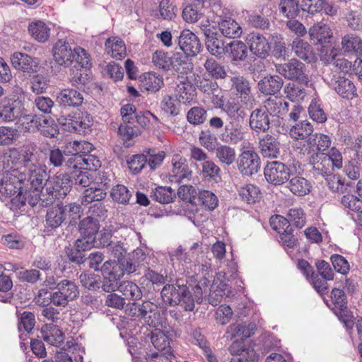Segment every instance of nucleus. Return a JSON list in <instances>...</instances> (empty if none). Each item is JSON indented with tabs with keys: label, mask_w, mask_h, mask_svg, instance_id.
<instances>
[{
	"label": "nucleus",
	"mask_w": 362,
	"mask_h": 362,
	"mask_svg": "<svg viewBox=\"0 0 362 362\" xmlns=\"http://www.w3.org/2000/svg\"><path fill=\"white\" fill-rule=\"evenodd\" d=\"M83 214V209L79 204L71 202L64 204L62 202L52 206L47 210L45 216V227L48 230H55L69 219L68 227L76 225V220Z\"/></svg>",
	"instance_id": "f257e3e1"
},
{
	"label": "nucleus",
	"mask_w": 362,
	"mask_h": 362,
	"mask_svg": "<svg viewBox=\"0 0 362 362\" xmlns=\"http://www.w3.org/2000/svg\"><path fill=\"white\" fill-rule=\"evenodd\" d=\"M52 54L54 62L59 66L69 67L74 62L78 66H90V56L86 51L81 47L72 48L71 45L64 39H59L54 43Z\"/></svg>",
	"instance_id": "f03ea898"
},
{
	"label": "nucleus",
	"mask_w": 362,
	"mask_h": 362,
	"mask_svg": "<svg viewBox=\"0 0 362 362\" xmlns=\"http://www.w3.org/2000/svg\"><path fill=\"white\" fill-rule=\"evenodd\" d=\"M160 297L166 305H180L187 311H192L194 309L189 286L185 284L182 281L177 280L172 284H165L160 291Z\"/></svg>",
	"instance_id": "7ed1b4c3"
},
{
	"label": "nucleus",
	"mask_w": 362,
	"mask_h": 362,
	"mask_svg": "<svg viewBox=\"0 0 362 362\" xmlns=\"http://www.w3.org/2000/svg\"><path fill=\"white\" fill-rule=\"evenodd\" d=\"M129 315L139 318L144 323L154 328L162 324L160 313L158 307L150 301L146 300L142 303H133Z\"/></svg>",
	"instance_id": "20e7f679"
},
{
	"label": "nucleus",
	"mask_w": 362,
	"mask_h": 362,
	"mask_svg": "<svg viewBox=\"0 0 362 362\" xmlns=\"http://www.w3.org/2000/svg\"><path fill=\"white\" fill-rule=\"evenodd\" d=\"M136 107L133 104L128 103L120 109L122 123L118 128V133L124 141H129L141 134L135 117Z\"/></svg>",
	"instance_id": "39448f33"
},
{
	"label": "nucleus",
	"mask_w": 362,
	"mask_h": 362,
	"mask_svg": "<svg viewBox=\"0 0 362 362\" xmlns=\"http://www.w3.org/2000/svg\"><path fill=\"white\" fill-rule=\"evenodd\" d=\"M78 296L79 289L75 282L63 279L59 281L57 289L49 294V300L54 305L65 308Z\"/></svg>",
	"instance_id": "423d86ee"
},
{
	"label": "nucleus",
	"mask_w": 362,
	"mask_h": 362,
	"mask_svg": "<svg viewBox=\"0 0 362 362\" xmlns=\"http://www.w3.org/2000/svg\"><path fill=\"white\" fill-rule=\"evenodd\" d=\"M24 104L21 97L11 95L0 102V121L13 122L20 118L24 111Z\"/></svg>",
	"instance_id": "0eeeda50"
},
{
	"label": "nucleus",
	"mask_w": 362,
	"mask_h": 362,
	"mask_svg": "<svg viewBox=\"0 0 362 362\" xmlns=\"http://www.w3.org/2000/svg\"><path fill=\"white\" fill-rule=\"evenodd\" d=\"M278 74L285 78L291 81H296L300 83L307 85L308 83V76L306 74L305 65L296 59H291L287 63L276 66Z\"/></svg>",
	"instance_id": "6e6552de"
},
{
	"label": "nucleus",
	"mask_w": 362,
	"mask_h": 362,
	"mask_svg": "<svg viewBox=\"0 0 362 362\" xmlns=\"http://www.w3.org/2000/svg\"><path fill=\"white\" fill-rule=\"evenodd\" d=\"M146 259V255L141 248H136L132 252H129L119 262L112 260L115 267L120 271L122 275H131L134 274L143 264Z\"/></svg>",
	"instance_id": "1a4fd4ad"
},
{
	"label": "nucleus",
	"mask_w": 362,
	"mask_h": 362,
	"mask_svg": "<svg viewBox=\"0 0 362 362\" xmlns=\"http://www.w3.org/2000/svg\"><path fill=\"white\" fill-rule=\"evenodd\" d=\"M172 168L168 172V180L180 185L188 182L192 177L187 160L179 153L174 154L171 159Z\"/></svg>",
	"instance_id": "9d476101"
},
{
	"label": "nucleus",
	"mask_w": 362,
	"mask_h": 362,
	"mask_svg": "<svg viewBox=\"0 0 362 362\" xmlns=\"http://www.w3.org/2000/svg\"><path fill=\"white\" fill-rule=\"evenodd\" d=\"M202 32L205 37V45L207 50L216 57H221L227 50V45L223 40V36L210 25H202Z\"/></svg>",
	"instance_id": "9b49d317"
},
{
	"label": "nucleus",
	"mask_w": 362,
	"mask_h": 362,
	"mask_svg": "<svg viewBox=\"0 0 362 362\" xmlns=\"http://www.w3.org/2000/svg\"><path fill=\"white\" fill-rule=\"evenodd\" d=\"M264 174L268 182L274 185H280L289 180L291 173L288 166L275 160L267 164Z\"/></svg>",
	"instance_id": "f8f14e48"
},
{
	"label": "nucleus",
	"mask_w": 362,
	"mask_h": 362,
	"mask_svg": "<svg viewBox=\"0 0 362 362\" xmlns=\"http://www.w3.org/2000/svg\"><path fill=\"white\" fill-rule=\"evenodd\" d=\"M237 167L243 175L252 176L260 168V158L252 149L243 151L236 158Z\"/></svg>",
	"instance_id": "ddd939ff"
},
{
	"label": "nucleus",
	"mask_w": 362,
	"mask_h": 362,
	"mask_svg": "<svg viewBox=\"0 0 362 362\" xmlns=\"http://www.w3.org/2000/svg\"><path fill=\"white\" fill-rule=\"evenodd\" d=\"M100 272L103 276L100 288L107 293L116 291L119 286V281L123 277L120 271L112 263V260H107L100 267Z\"/></svg>",
	"instance_id": "4468645a"
},
{
	"label": "nucleus",
	"mask_w": 362,
	"mask_h": 362,
	"mask_svg": "<svg viewBox=\"0 0 362 362\" xmlns=\"http://www.w3.org/2000/svg\"><path fill=\"white\" fill-rule=\"evenodd\" d=\"M13 66L18 71L29 74L37 73L39 69L37 58L22 53L15 52L11 57Z\"/></svg>",
	"instance_id": "2eb2a0df"
},
{
	"label": "nucleus",
	"mask_w": 362,
	"mask_h": 362,
	"mask_svg": "<svg viewBox=\"0 0 362 362\" xmlns=\"http://www.w3.org/2000/svg\"><path fill=\"white\" fill-rule=\"evenodd\" d=\"M258 148L264 158H277L281 156V143L272 134H267L259 138Z\"/></svg>",
	"instance_id": "dca6fc26"
},
{
	"label": "nucleus",
	"mask_w": 362,
	"mask_h": 362,
	"mask_svg": "<svg viewBox=\"0 0 362 362\" xmlns=\"http://www.w3.org/2000/svg\"><path fill=\"white\" fill-rule=\"evenodd\" d=\"M100 182L101 187H91L86 189L82 195L81 205L86 206L93 202H100L107 196L106 190L110 187V180L103 174Z\"/></svg>",
	"instance_id": "f3484780"
},
{
	"label": "nucleus",
	"mask_w": 362,
	"mask_h": 362,
	"mask_svg": "<svg viewBox=\"0 0 362 362\" xmlns=\"http://www.w3.org/2000/svg\"><path fill=\"white\" fill-rule=\"evenodd\" d=\"M270 116L261 106L254 109L249 117V127L256 133H266L270 129Z\"/></svg>",
	"instance_id": "a211bd4d"
},
{
	"label": "nucleus",
	"mask_w": 362,
	"mask_h": 362,
	"mask_svg": "<svg viewBox=\"0 0 362 362\" xmlns=\"http://www.w3.org/2000/svg\"><path fill=\"white\" fill-rule=\"evenodd\" d=\"M180 48L187 56H196L202 50V43L198 37L189 30L181 32L178 38Z\"/></svg>",
	"instance_id": "6ab92c4d"
},
{
	"label": "nucleus",
	"mask_w": 362,
	"mask_h": 362,
	"mask_svg": "<svg viewBox=\"0 0 362 362\" xmlns=\"http://www.w3.org/2000/svg\"><path fill=\"white\" fill-rule=\"evenodd\" d=\"M209 278H212V276H209V273H206L202 276L199 277L197 279V284L192 286V285H189L190 289V296L191 298H192L193 305H195V303L200 304L203 300L204 294H207L209 291H211V289L214 287L217 282L215 279L213 280V283L211 284V280Z\"/></svg>",
	"instance_id": "aec40b11"
},
{
	"label": "nucleus",
	"mask_w": 362,
	"mask_h": 362,
	"mask_svg": "<svg viewBox=\"0 0 362 362\" xmlns=\"http://www.w3.org/2000/svg\"><path fill=\"white\" fill-rule=\"evenodd\" d=\"M47 185L54 193V196L57 199H64L71 191L73 180L68 173H62L53 176Z\"/></svg>",
	"instance_id": "412c9836"
},
{
	"label": "nucleus",
	"mask_w": 362,
	"mask_h": 362,
	"mask_svg": "<svg viewBox=\"0 0 362 362\" xmlns=\"http://www.w3.org/2000/svg\"><path fill=\"white\" fill-rule=\"evenodd\" d=\"M40 189L32 187V186L28 189H24L23 187L21 191H19L18 194L11 199V203L13 206L18 209L25 205L26 202L30 206L34 207L40 202Z\"/></svg>",
	"instance_id": "4be33fe9"
},
{
	"label": "nucleus",
	"mask_w": 362,
	"mask_h": 362,
	"mask_svg": "<svg viewBox=\"0 0 362 362\" xmlns=\"http://www.w3.org/2000/svg\"><path fill=\"white\" fill-rule=\"evenodd\" d=\"M309 164L312 167L311 172L315 176L324 177L334 172L325 153H313L309 158Z\"/></svg>",
	"instance_id": "5701e85b"
},
{
	"label": "nucleus",
	"mask_w": 362,
	"mask_h": 362,
	"mask_svg": "<svg viewBox=\"0 0 362 362\" xmlns=\"http://www.w3.org/2000/svg\"><path fill=\"white\" fill-rule=\"evenodd\" d=\"M22 185L21 180L16 176L6 173L0 180V194L4 198L15 197L21 191Z\"/></svg>",
	"instance_id": "b1692460"
},
{
	"label": "nucleus",
	"mask_w": 362,
	"mask_h": 362,
	"mask_svg": "<svg viewBox=\"0 0 362 362\" xmlns=\"http://www.w3.org/2000/svg\"><path fill=\"white\" fill-rule=\"evenodd\" d=\"M250 49L257 57L266 58L271 49L270 44L266 37L260 33H252L249 35Z\"/></svg>",
	"instance_id": "393cba45"
},
{
	"label": "nucleus",
	"mask_w": 362,
	"mask_h": 362,
	"mask_svg": "<svg viewBox=\"0 0 362 362\" xmlns=\"http://www.w3.org/2000/svg\"><path fill=\"white\" fill-rule=\"evenodd\" d=\"M40 334L45 341L54 346L62 345L65 339L62 329L53 324L44 325L41 328Z\"/></svg>",
	"instance_id": "a878e982"
},
{
	"label": "nucleus",
	"mask_w": 362,
	"mask_h": 362,
	"mask_svg": "<svg viewBox=\"0 0 362 362\" xmlns=\"http://www.w3.org/2000/svg\"><path fill=\"white\" fill-rule=\"evenodd\" d=\"M289 103L281 97L269 98L263 103L262 107L272 117H281L288 111Z\"/></svg>",
	"instance_id": "bb28decb"
},
{
	"label": "nucleus",
	"mask_w": 362,
	"mask_h": 362,
	"mask_svg": "<svg viewBox=\"0 0 362 362\" xmlns=\"http://www.w3.org/2000/svg\"><path fill=\"white\" fill-rule=\"evenodd\" d=\"M284 80L278 75H269L257 83L258 90L264 95H275L282 88Z\"/></svg>",
	"instance_id": "cd10ccee"
},
{
	"label": "nucleus",
	"mask_w": 362,
	"mask_h": 362,
	"mask_svg": "<svg viewBox=\"0 0 362 362\" xmlns=\"http://www.w3.org/2000/svg\"><path fill=\"white\" fill-rule=\"evenodd\" d=\"M34 122L40 134L48 138H57L59 133L58 124L52 118L33 116L30 120Z\"/></svg>",
	"instance_id": "c85d7f7f"
},
{
	"label": "nucleus",
	"mask_w": 362,
	"mask_h": 362,
	"mask_svg": "<svg viewBox=\"0 0 362 362\" xmlns=\"http://www.w3.org/2000/svg\"><path fill=\"white\" fill-rule=\"evenodd\" d=\"M223 128V131L220 134V139L223 143L238 144L244 139V133L241 125L239 124L229 122Z\"/></svg>",
	"instance_id": "c756f323"
},
{
	"label": "nucleus",
	"mask_w": 362,
	"mask_h": 362,
	"mask_svg": "<svg viewBox=\"0 0 362 362\" xmlns=\"http://www.w3.org/2000/svg\"><path fill=\"white\" fill-rule=\"evenodd\" d=\"M292 50L296 56L308 63L315 61L316 57L313 47L306 41L297 37L293 40Z\"/></svg>",
	"instance_id": "7c9ffc66"
},
{
	"label": "nucleus",
	"mask_w": 362,
	"mask_h": 362,
	"mask_svg": "<svg viewBox=\"0 0 362 362\" xmlns=\"http://www.w3.org/2000/svg\"><path fill=\"white\" fill-rule=\"evenodd\" d=\"M214 151L218 163L223 167H229L236 161V151L230 144H218Z\"/></svg>",
	"instance_id": "2f4dec72"
},
{
	"label": "nucleus",
	"mask_w": 362,
	"mask_h": 362,
	"mask_svg": "<svg viewBox=\"0 0 362 362\" xmlns=\"http://www.w3.org/2000/svg\"><path fill=\"white\" fill-rule=\"evenodd\" d=\"M226 53H228L233 64H238L245 61L247 58L248 54L247 47L242 41L233 40L227 44Z\"/></svg>",
	"instance_id": "473e14b6"
},
{
	"label": "nucleus",
	"mask_w": 362,
	"mask_h": 362,
	"mask_svg": "<svg viewBox=\"0 0 362 362\" xmlns=\"http://www.w3.org/2000/svg\"><path fill=\"white\" fill-rule=\"evenodd\" d=\"M29 170V180L32 187L44 189L49 181V175L46 171L45 166L40 165H33Z\"/></svg>",
	"instance_id": "72a5a7b5"
},
{
	"label": "nucleus",
	"mask_w": 362,
	"mask_h": 362,
	"mask_svg": "<svg viewBox=\"0 0 362 362\" xmlns=\"http://www.w3.org/2000/svg\"><path fill=\"white\" fill-rule=\"evenodd\" d=\"M335 91L343 98L352 100L357 95V90L354 83L345 77L339 76L334 83Z\"/></svg>",
	"instance_id": "f704fd0d"
},
{
	"label": "nucleus",
	"mask_w": 362,
	"mask_h": 362,
	"mask_svg": "<svg viewBox=\"0 0 362 362\" xmlns=\"http://www.w3.org/2000/svg\"><path fill=\"white\" fill-rule=\"evenodd\" d=\"M57 100L64 106L78 107L83 103V97L77 90L65 88L58 93Z\"/></svg>",
	"instance_id": "c9c22d12"
},
{
	"label": "nucleus",
	"mask_w": 362,
	"mask_h": 362,
	"mask_svg": "<svg viewBox=\"0 0 362 362\" xmlns=\"http://www.w3.org/2000/svg\"><path fill=\"white\" fill-rule=\"evenodd\" d=\"M151 341L157 350L156 352L160 354H173L170 346V338L166 334L157 327L151 334Z\"/></svg>",
	"instance_id": "e433bc0d"
},
{
	"label": "nucleus",
	"mask_w": 362,
	"mask_h": 362,
	"mask_svg": "<svg viewBox=\"0 0 362 362\" xmlns=\"http://www.w3.org/2000/svg\"><path fill=\"white\" fill-rule=\"evenodd\" d=\"M99 219L92 216H88L81 219L78 224V230L81 235L94 237L100 229Z\"/></svg>",
	"instance_id": "4c0bfd02"
},
{
	"label": "nucleus",
	"mask_w": 362,
	"mask_h": 362,
	"mask_svg": "<svg viewBox=\"0 0 362 362\" xmlns=\"http://www.w3.org/2000/svg\"><path fill=\"white\" fill-rule=\"evenodd\" d=\"M221 35L228 38H236L241 35L240 25L231 18H226L218 21Z\"/></svg>",
	"instance_id": "58836bf2"
},
{
	"label": "nucleus",
	"mask_w": 362,
	"mask_h": 362,
	"mask_svg": "<svg viewBox=\"0 0 362 362\" xmlns=\"http://www.w3.org/2000/svg\"><path fill=\"white\" fill-rule=\"evenodd\" d=\"M28 32L33 39L41 43L47 41L50 35L49 28L41 21L30 23Z\"/></svg>",
	"instance_id": "ea45409f"
},
{
	"label": "nucleus",
	"mask_w": 362,
	"mask_h": 362,
	"mask_svg": "<svg viewBox=\"0 0 362 362\" xmlns=\"http://www.w3.org/2000/svg\"><path fill=\"white\" fill-rule=\"evenodd\" d=\"M310 40L315 44H323L329 42L332 33L325 24H315L309 29Z\"/></svg>",
	"instance_id": "a19ab883"
},
{
	"label": "nucleus",
	"mask_w": 362,
	"mask_h": 362,
	"mask_svg": "<svg viewBox=\"0 0 362 362\" xmlns=\"http://www.w3.org/2000/svg\"><path fill=\"white\" fill-rule=\"evenodd\" d=\"M341 45L345 52L362 55V39L356 34L345 35L341 39Z\"/></svg>",
	"instance_id": "79ce46f5"
},
{
	"label": "nucleus",
	"mask_w": 362,
	"mask_h": 362,
	"mask_svg": "<svg viewBox=\"0 0 362 362\" xmlns=\"http://www.w3.org/2000/svg\"><path fill=\"white\" fill-rule=\"evenodd\" d=\"M177 99L179 103L185 105H189L194 100L196 96V88L192 83L188 81L180 83L177 86Z\"/></svg>",
	"instance_id": "37998d69"
},
{
	"label": "nucleus",
	"mask_w": 362,
	"mask_h": 362,
	"mask_svg": "<svg viewBox=\"0 0 362 362\" xmlns=\"http://www.w3.org/2000/svg\"><path fill=\"white\" fill-rule=\"evenodd\" d=\"M117 290L124 296V298L129 300H138L142 298V291L139 286L131 281H123L119 283Z\"/></svg>",
	"instance_id": "c03bdc74"
},
{
	"label": "nucleus",
	"mask_w": 362,
	"mask_h": 362,
	"mask_svg": "<svg viewBox=\"0 0 362 362\" xmlns=\"http://www.w3.org/2000/svg\"><path fill=\"white\" fill-rule=\"evenodd\" d=\"M105 47L107 52L116 59L120 60L126 56L125 44L123 40L118 37L108 38L105 42Z\"/></svg>",
	"instance_id": "a18cd8bd"
},
{
	"label": "nucleus",
	"mask_w": 362,
	"mask_h": 362,
	"mask_svg": "<svg viewBox=\"0 0 362 362\" xmlns=\"http://www.w3.org/2000/svg\"><path fill=\"white\" fill-rule=\"evenodd\" d=\"M83 144L81 141H73L66 142L61 147L64 150L67 157L68 169L76 168L75 162L73 159L81 156V150L83 148Z\"/></svg>",
	"instance_id": "49530a36"
},
{
	"label": "nucleus",
	"mask_w": 362,
	"mask_h": 362,
	"mask_svg": "<svg viewBox=\"0 0 362 362\" xmlns=\"http://www.w3.org/2000/svg\"><path fill=\"white\" fill-rule=\"evenodd\" d=\"M47 163L49 166L54 168H61L65 166L68 168L66 154L61 148L53 146L49 149L47 154Z\"/></svg>",
	"instance_id": "de8ad7c7"
},
{
	"label": "nucleus",
	"mask_w": 362,
	"mask_h": 362,
	"mask_svg": "<svg viewBox=\"0 0 362 362\" xmlns=\"http://www.w3.org/2000/svg\"><path fill=\"white\" fill-rule=\"evenodd\" d=\"M313 127L310 122L307 120L301 121L293 126L289 132L291 136L297 140L309 139L313 136Z\"/></svg>",
	"instance_id": "09e8293b"
},
{
	"label": "nucleus",
	"mask_w": 362,
	"mask_h": 362,
	"mask_svg": "<svg viewBox=\"0 0 362 362\" xmlns=\"http://www.w3.org/2000/svg\"><path fill=\"white\" fill-rule=\"evenodd\" d=\"M231 88L235 90L240 98L246 99L251 94V86L248 79L243 76H235L230 78Z\"/></svg>",
	"instance_id": "8fccbe9b"
},
{
	"label": "nucleus",
	"mask_w": 362,
	"mask_h": 362,
	"mask_svg": "<svg viewBox=\"0 0 362 362\" xmlns=\"http://www.w3.org/2000/svg\"><path fill=\"white\" fill-rule=\"evenodd\" d=\"M8 265L11 269L16 272L17 277L21 281L35 284L40 279V273L37 269H25L22 267L19 268L16 264L10 263Z\"/></svg>",
	"instance_id": "3c124183"
},
{
	"label": "nucleus",
	"mask_w": 362,
	"mask_h": 362,
	"mask_svg": "<svg viewBox=\"0 0 362 362\" xmlns=\"http://www.w3.org/2000/svg\"><path fill=\"white\" fill-rule=\"evenodd\" d=\"M288 188L297 196H304L310 192V182L303 177L294 176L289 180Z\"/></svg>",
	"instance_id": "603ef678"
},
{
	"label": "nucleus",
	"mask_w": 362,
	"mask_h": 362,
	"mask_svg": "<svg viewBox=\"0 0 362 362\" xmlns=\"http://www.w3.org/2000/svg\"><path fill=\"white\" fill-rule=\"evenodd\" d=\"M16 317L18 318V329L20 332L23 329L28 333L31 332L36 323L34 313L30 311H17Z\"/></svg>",
	"instance_id": "864d4df0"
},
{
	"label": "nucleus",
	"mask_w": 362,
	"mask_h": 362,
	"mask_svg": "<svg viewBox=\"0 0 362 362\" xmlns=\"http://www.w3.org/2000/svg\"><path fill=\"white\" fill-rule=\"evenodd\" d=\"M331 143L330 137L324 134L315 133L307 140V144L310 148H316V152L321 153L328 149L331 146Z\"/></svg>",
	"instance_id": "5fc2aeb1"
},
{
	"label": "nucleus",
	"mask_w": 362,
	"mask_h": 362,
	"mask_svg": "<svg viewBox=\"0 0 362 362\" xmlns=\"http://www.w3.org/2000/svg\"><path fill=\"white\" fill-rule=\"evenodd\" d=\"M239 195L243 201L251 204L260 200L262 193L257 186L249 184L240 187Z\"/></svg>",
	"instance_id": "6e6d98bb"
},
{
	"label": "nucleus",
	"mask_w": 362,
	"mask_h": 362,
	"mask_svg": "<svg viewBox=\"0 0 362 362\" xmlns=\"http://www.w3.org/2000/svg\"><path fill=\"white\" fill-rule=\"evenodd\" d=\"M199 141L200 144L209 152H213L218 146L217 135L209 128L200 132Z\"/></svg>",
	"instance_id": "4d7b16f0"
},
{
	"label": "nucleus",
	"mask_w": 362,
	"mask_h": 362,
	"mask_svg": "<svg viewBox=\"0 0 362 362\" xmlns=\"http://www.w3.org/2000/svg\"><path fill=\"white\" fill-rule=\"evenodd\" d=\"M255 328V324H233L229 326L227 332L230 334L231 338H248L254 334Z\"/></svg>",
	"instance_id": "13d9d810"
},
{
	"label": "nucleus",
	"mask_w": 362,
	"mask_h": 362,
	"mask_svg": "<svg viewBox=\"0 0 362 362\" xmlns=\"http://www.w3.org/2000/svg\"><path fill=\"white\" fill-rule=\"evenodd\" d=\"M202 174L208 180L218 182L221 179L220 167L211 160H207L202 163Z\"/></svg>",
	"instance_id": "bf43d9fd"
},
{
	"label": "nucleus",
	"mask_w": 362,
	"mask_h": 362,
	"mask_svg": "<svg viewBox=\"0 0 362 362\" xmlns=\"http://www.w3.org/2000/svg\"><path fill=\"white\" fill-rule=\"evenodd\" d=\"M279 9L284 17L290 19L295 18L300 13L298 0H281Z\"/></svg>",
	"instance_id": "052dcab7"
},
{
	"label": "nucleus",
	"mask_w": 362,
	"mask_h": 362,
	"mask_svg": "<svg viewBox=\"0 0 362 362\" xmlns=\"http://www.w3.org/2000/svg\"><path fill=\"white\" fill-rule=\"evenodd\" d=\"M150 197L153 200L165 204L173 202L175 195L170 187H158L151 192Z\"/></svg>",
	"instance_id": "680f3d73"
},
{
	"label": "nucleus",
	"mask_w": 362,
	"mask_h": 362,
	"mask_svg": "<svg viewBox=\"0 0 362 362\" xmlns=\"http://www.w3.org/2000/svg\"><path fill=\"white\" fill-rule=\"evenodd\" d=\"M187 119L193 125L202 124L207 120V110L202 106L192 107L187 113Z\"/></svg>",
	"instance_id": "e2e57ef3"
},
{
	"label": "nucleus",
	"mask_w": 362,
	"mask_h": 362,
	"mask_svg": "<svg viewBox=\"0 0 362 362\" xmlns=\"http://www.w3.org/2000/svg\"><path fill=\"white\" fill-rule=\"evenodd\" d=\"M310 117L317 123H325L327 119V115L325 112L322 105L316 99L312 100L308 107Z\"/></svg>",
	"instance_id": "0e129e2a"
},
{
	"label": "nucleus",
	"mask_w": 362,
	"mask_h": 362,
	"mask_svg": "<svg viewBox=\"0 0 362 362\" xmlns=\"http://www.w3.org/2000/svg\"><path fill=\"white\" fill-rule=\"evenodd\" d=\"M286 216L289 224H293L297 228H302L306 223V215L301 207L288 209Z\"/></svg>",
	"instance_id": "69168bd1"
},
{
	"label": "nucleus",
	"mask_w": 362,
	"mask_h": 362,
	"mask_svg": "<svg viewBox=\"0 0 362 362\" xmlns=\"http://www.w3.org/2000/svg\"><path fill=\"white\" fill-rule=\"evenodd\" d=\"M303 83L298 84L288 83L284 88V93L286 97L291 101L299 102L303 100L306 95L305 90L302 86Z\"/></svg>",
	"instance_id": "338daca9"
},
{
	"label": "nucleus",
	"mask_w": 362,
	"mask_h": 362,
	"mask_svg": "<svg viewBox=\"0 0 362 362\" xmlns=\"http://www.w3.org/2000/svg\"><path fill=\"white\" fill-rule=\"evenodd\" d=\"M79 280L81 285L88 290L96 291L100 288L101 278L93 273L82 272L79 276Z\"/></svg>",
	"instance_id": "774afa93"
}]
</instances>
